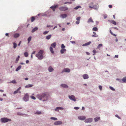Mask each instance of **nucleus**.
<instances>
[{"label":"nucleus","mask_w":126,"mask_h":126,"mask_svg":"<svg viewBox=\"0 0 126 126\" xmlns=\"http://www.w3.org/2000/svg\"><path fill=\"white\" fill-rule=\"evenodd\" d=\"M35 19V18L34 17L32 16L31 17V21L32 22Z\"/></svg>","instance_id":"72a5a7b5"},{"label":"nucleus","mask_w":126,"mask_h":126,"mask_svg":"<svg viewBox=\"0 0 126 126\" xmlns=\"http://www.w3.org/2000/svg\"><path fill=\"white\" fill-rule=\"evenodd\" d=\"M58 6V5L56 4V5L51 6L50 8L53 11H55L56 8H57Z\"/></svg>","instance_id":"0eeeda50"},{"label":"nucleus","mask_w":126,"mask_h":126,"mask_svg":"<svg viewBox=\"0 0 126 126\" xmlns=\"http://www.w3.org/2000/svg\"><path fill=\"white\" fill-rule=\"evenodd\" d=\"M29 60H26V63H29Z\"/></svg>","instance_id":"0e129e2a"},{"label":"nucleus","mask_w":126,"mask_h":126,"mask_svg":"<svg viewBox=\"0 0 126 126\" xmlns=\"http://www.w3.org/2000/svg\"><path fill=\"white\" fill-rule=\"evenodd\" d=\"M35 51H34L32 53V55L33 54H34L35 53Z\"/></svg>","instance_id":"69168bd1"},{"label":"nucleus","mask_w":126,"mask_h":126,"mask_svg":"<svg viewBox=\"0 0 126 126\" xmlns=\"http://www.w3.org/2000/svg\"><path fill=\"white\" fill-rule=\"evenodd\" d=\"M24 55L25 56V57H28V52H25L24 53Z\"/></svg>","instance_id":"f704fd0d"},{"label":"nucleus","mask_w":126,"mask_h":126,"mask_svg":"<svg viewBox=\"0 0 126 126\" xmlns=\"http://www.w3.org/2000/svg\"><path fill=\"white\" fill-rule=\"evenodd\" d=\"M38 28L37 27H35L33 29L32 31V32L33 33L35 31H37L38 30Z\"/></svg>","instance_id":"393cba45"},{"label":"nucleus","mask_w":126,"mask_h":126,"mask_svg":"<svg viewBox=\"0 0 126 126\" xmlns=\"http://www.w3.org/2000/svg\"><path fill=\"white\" fill-rule=\"evenodd\" d=\"M66 49H62L60 50V52L61 54H63L64 53V52L66 51Z\"/></svg>","instance_id":"f3484780"},{"label":"nucleus","mask_w":126,"mask_h":126,"mask_svg":"<svg viewBox=\"0 0 126 126\" xmlns=\"http://www.w3.org/2000/svg\"><path fill=\"white\" fill-rule=\"evenodd\" d=\"M19 60L18 58H17L16 60V63H17Z\"/></svg>","instance_id":"603ef678"},{"label":"nucleus","mask_w":126,"mask_h":126,"mask_svg":"<svg viewBox=\"0 0 126 126\" xmlns=\"http://www.w3.org/2000/svg\"><path fill=\"white\" fill-rule=\"evenodd\" d=\"M61 47L62 49H64L65 47L63 44H62L61 45Z\"/></svg>","instance_id":"e433bc0d"},{"label":"nucleus","mask_w":126,"mask_h":126,"mask_svg":"<svg viewBox=\"0 0 126 126\" xmlns=\"http://www.w3.org/2000/svg\"><path fill=\"white\" fill-rule=\"evenodd\" d=\"M92 119L91 118H89L87 119H86L85 120V123H90L92 121Z\"/></svg>","instance_id":"6e6552de"},{"label":"nucleus","mask_w":126,"mask_h":126,"mask_svg":"<svg viewBox=\"0 0 126 126\" xmlns=\"http://www.w3.org/2000/svg\"><path fill=\"white\" fill-rule=\"evenodd\" d=\"M109 7L110 8H111L112 7V6L111 5H109Z\"/></svg>","instance_id":"bf43d9fd"},{"label":"nucleus","mask_w":126,"mask_h":126,"mask_svg":"<svg viewBox=\"0 0 126 126\" xmlns=\"http://www.w3.org/2000/svg\"><path fill=\"white\" fill-rule=\"evenodd\" d=\"M118 55H115V57H116L117 58H118Z\"/></svg>","instance_id":"e2e57ef3"},{"label":"nucleus","mask_w":126,"mask_h":126,"mask_svg":"<svg viewBox=\"0 0 126 126\" xmlns=\"http://www.w3.org/2000/svg\"><path fill=\"white\" fill-rule=\"evenodd\" d=\"M88 23H90V22H94V21H93L91 17L88 20Z\"/></svg>","instance_id":"a211bd4d"},{"label":"nucleus","mask_w":126,"mask_h":126,"mask_svg":"<svg viewBox=\"0 0 126 126\" xmlns=\"http://www.w3.org/2000/svg\"><path fill=\"white\" fill-rule=\"evenodd\" d=\"M80 18V17H77L76 18V20L78 21H79Z\"/></svg>","instance_id":"37998d69"},{"label":"nucleus","mask_w":126,"mask_h":126,"mask_svg":"<svg viewBox=\"0 0 126 126\" xmlns=\"http://www.w3.org/2000/svg\"><path fill=\"white\" fill-rule=\"evenodd\" d=\"M115 116H116V117L118 118L119 119H120V117H119V116L118 115H115Z\"/></svg>","instance_id":"864d4df0"},{"label":"nucleus","mask_w":126,"mask_h":126,"mask_svg":"<svg viewBox=\"0 0 126 126\" xmlns=\"http://www.w3.org/2000/svg\"><path fill=\"white\" fill-rule=\"evenodd\" d=\"M32 86L33 85H32L28 84L25 86V88H27L31 87H32Z\"/></svg>","instance_id":"b1692460"},{"label":"nucleus","mask_w":126,"mask_h":126,"mask_svg":"<svg viewBox=\"0 0 126 126\" xmlns=\"http://www.w3.org/2000/svg\"><path fill=\"white\" fill-rule=\"evenodd\" d=\"M82 76L83 78L84 79H87L89 78L88 75L86 74H85L83 75Z\"/></svg>","instance_id":"ddd939ff"},{"label":"nucleus","mask_w":126,"mask_h":126,"mask_svg":"<svg viewBox=\"0 0 126 126\" xmlns=\"http://www.w3.org/2000/svg\"><path fill=\"white\" fill-rule=\"evenodd\" d=\"M11 82L13 83H16L15 80H13Z\"/></svg>","instance_id":"c03bdc74"},{"label":"nucleus","mask_w":126,"mask_h":126,"mask_svg":"<svg viewBox=\"0 0 126 126\" xmlns=\"http://www.w3.org/2000/svg\"><path fill=\"white\" fill-rule=\"evenodd\" d=\"M19 36V33H16L14 34V36L15 38H17Z\"/></svg>","instance_id":"dca6fc26"},{"label":"nucleus","mask_w":126,"mask_h":126,"mask_svg":"<svg viewBox=\"0 0 126 126\" xmlns=\"http://www.w3.org/2000/svg\"><path fill=\"white\" fill-rule=\"evenodd\" d=\"M44 51L42 50H40L38 52V53L36 55V56L38 58V59L41 60L43 58V56L42 55Z\"/></svg>","instance_id":"f03ea898"},{"label":"nucleus","mask_w":126,"mask_h":126,"mask_svg":"<svg viewBox=\"0 0 126 126\" xmlns=\"http://www.w3.org/2000/svg\"><path fill=\"white\" fill-rule=\"evenodd\" d=\"M53 70V69L51 66L49 67L48 68V70L49 72H51Z\"/></svg>","instance_id":"4be33fe9"},{"label":"nucleus","mask_w":126,"mask_h":126,"mask_svg":"<svg viewBox=\"0 0 126 126\" xmlns=\"http://www.w3.org/2000/svg\"><path fill=\"white\" fill-rule=\"evenodd\" d=\"M81 7L80 6H77L76 7H75L74 9L75 10H77L79 8H81Z\"/></svg>","instance_id":"ea45409f"},{"label":"nucleus","mask_w":126,"mask_h":126,"mask_svg":"<svg viewBox=\"0 0 126 126\" xmlns=\"http://www.w3.org/2000/svg\"><path fill=\"white\" fill-rule=\"evenodd\" d=\"M71 42L73 44H74L75 43V42L74 41H71Z\"/></svg>","instance_id":"680f3d73"},{"label":"nucleus","mask_w":126,"mask_h":126,"mask_svg":"<svg viewBox=\"0 0 126 126\" xmlns=\"http://www.w3.org/2000/svg\"><path fill=\"white\" fill-rule=\"evenodd\" d=\"M69 98L71 100H72L74 101H76L75 97L73 95L71 96L69 95L68 96Z\"/></svg>","instance_id":"423d86ee"},{"label":"nucleus","mask_w":126,"mask_h":126,"mask_svg":"<svg viewBox=\"0 0 126 126\" xmlns=\"http://www.w3.org/2000/svg\"><path fill=\"white\" fill-rule=\"evenodd\" d=\"M102 46V44H100L97 47V48H99L100 47H101Z\"/></svg>","instance_id":"a19ab883"},{"label":"nucleus","mask_w":126,"mask_h":126,"mask_svg":"<svg viewBox=\"0 0 126 126\" xmlns=\"http://www.w3.org/2000/svg\"><path fill=\"white\" fill-rule=\"evenodd\" d=\"M93 31H96L98 30V29L96 27H94L93 28Z\"/></svg>","instance_id":"473e14b6"},{"label":"nucleus","mask_w":126,"mask_h":126,"mask_svg":"<svg viewBox=\"0 0 126 126\" xmlns=\"http://www.w3.org/2000/svg\"><path fill=\"white\" fill-rule=\"evenodd\" d=\"M76 24H78L79 23V21H76Z\"/></svg>","instance_id":"4d7b16f0"},{"label":"nucleus","mask_w":126,"mask_h":126,"mask_svg":"<svg viewBox=\"0 0 126 126\" xmlns=\"http://www.w3.org/2000/svg\"><path fill=\"white\" fill-rule=\"evenodd\" d=\"M59 9L61 11H65L68 10L67 7L64 6H61L59 8Z\"/></svg>","instance_id":"20e7f679"},{"label":"nucleus","mask_w":126,"mask_h":126,"mask_svg":"<svg viewBox=\"0 0 126 126\" xmlns=\"http://www.w3.org/2000/svg\"><path fill=\"white\" fill-rule=\"evenodd\" d=\"M100 118L99 117H96L94 119L95 122H96L98 120H100Z\"/></svg>","instance_id":"6ab92c4d"},{"label":"nucleus","mask_w":126,"mask_h":126,"mask_svg":"<svg viewBox=\"0 0 126 126\" xmlns=\"http://www.w3.org/2000/svg\"><path fill=\"white\" fill-rule=\"evenodd\" d=\"M1 121L2 123H6L8 121H11V120L10 119H8L5 118H1L0 120Z\"/></svg>","instance_id":"7ed1b4c3"},{"label":"nucleus","mask_w":126,"mask_h":126,"mask_svg":"<svg viewBox=\"0 0 126 126\" xmlns=\"http://www.w3.org/2000/svg\"><path fill=\"white\" fill-rule=\"evenodd\" d=\"M35 113L37 114H40L41 113V112L40 111H38L37 112Z\"/></svg>","instance_id":"49530a36"},{"label":"nucleus","mask_w":126,"mask_h":126,"mask_svg":"<svg viewBox=\"0 0 126 126\" xmlns=\"http://www.w3.org/2000/svg\"><path fill=\"white\" fill-rule=\"evenodd\" d=\"M47 27H51V26L50 25H47Z\"/></svg>","instance_id":"052dcab7"},{"label":"nucleus","mask_w":126,"mask_h":126,"mask_svg":"<svg viewBox=\"0 0 126 126\" xmlns=\"http://www.w3.org/2000/svg\"><path fill=\"white\" fill-rule=\"evenodd\" d=\"M110 89H111V90L112 91H115V89L114 88H112L111 86H110Z\"/></svg>","instance_id":"a18cd8bd"},{"label":"nucleus","mask_w":126,"mask_h":126,"mask_svg":"<svg viewBox=\"0 0 126 126\" xmlns=\"http://www.w3.org/2000/svg\"><path fill=\"white\" fill-rule=\"evenodd\" d=\"M91 43V41H89L87 43L84 44L83 45V46H87L88 45H89Z\"/></svg>","instance_id":"aec40b11"},{"label":"nucleus","mask_w":126,"mask_h":126,"mask_svg":"<svg viewBox=\"0 0 126 126\" xmlns=\"http://www.w3.org/2000/svg\"><path fill=\"white\" fill-rule=\"evenodd\" d=\"M49 32V31H45L43 32V34L44 35L46 34H47Z\"/></svg>","instance_id":"79ce46f5"},{"label":"nucleus","mask_w":126,"mask_h":126,"mask_svg":"<svg viewBox=\"0 0 126 126\" xmlns=\"http://www.w3.org/2000/svg\"><path fill=\"white\" fill-rule=\"evenodd\" d=\"M14 45V48H16V47L17 45L15 43H13Z\"/></svg>","instance_id":"c9c22d12"},{"label":"nucleus","mask_w":126,"mask_h":126,"mask_svg":"<svg viewBox=\"0 0 126 126\" xmlns=\"http://www.w3.org/2000/svg\"><path fill=\"white\" fill-rule=\"evenodd\" d=\"M62 124V122L60 121H56L54 123V124L55 125H61Z\"/></svg>","instance_id":"9d476101"},{"label":"nucleus","mask_w":126,"mask_h":126,"mask_svg":"<svg viewBox=\"0 0 126 126\" xmlns=\"http://www.w3.org/2000/svg\"><path fill=\"white\" fill-rule=\"evenodd\" d=\"M78 118L79 120H85L86 117L84 116H80L78 117Z\"/></svg>","instance_id":"1a4fd4ad"},{"label":"nucleus","mask_w":126,"mask_h":126,"mask_svg":"<svg viewBox=\"0 0 126 126\" xmlns=\"http://www.w3.org/2000/svg\"><path fill=\"white\" fill-rule=\"evenodd\" d=\"M61 86L63 88H68V87L67 85L65 84H62L61 85Z\"/></svg>","instance_id":"5701e85b"},{"label":"nucleus","mask_w":126,"mask_h":126,"mask_svg":"<svg viewBox=\"0 0 126 126\" xmlns=\"http://www.w3.org/2000/svg\"><path fill=\"white\" fill-rule=\"evenodd\" d=\"M50 119L54 120H57V119L55 117H52L50 118Z\"/></svg>","instance_id":"58836bf2"},{"label":"nucleus","mask_w":126,"mask_h":126,"mask_svg":"<svg viewBox=\"0 0 126 126\" xmlns=\"http://www.w3.org/2000/svg\"><path fill=\"white\" fill-rule=\"evenodd\" d=\"M93 33L94 34L92 35V36L93 37H97L98 36V35L96 34L95 32H93Z\"/></svg>","instance_id":"bb28decb"},{"label":"nucleus","mask_w":126,"mask_h":126,"mask_svg":"<svg viewBox=\"0 0 126 126\" xmlns=\"http://www.w3.org/2000/svg\"><path fill=\"white\" fill-rule=\"evenodd\" d=\"M8 33H6V34H5V35L6 36H8V37L9 36L8 35Z\"/></svg>","instance_id":"774afa93"},{"label":"nucleus","mask_w":126,"mask_h":126,"mask_svg":"<svg viewBox=\"0 0 126 126\" xmlns=\"http://www.w3.org/2000/svg\"><path fill=\"white\" fill-rule=\"evenodd\" d=\"M49 95L47 93H45L41 94H38L37 95V97L39 99L42 100L43 101H46L48 99Z\"/></svg>","instance_id":"f257e3e1"},{"label":"nucleus","mask_w":126,"mask_h":126,"mask_svg":"<svg viewBox=\"0 0 126 126\" xmlns=\"http://www.w3.org/2000/svg\"><path fill=\"white\" fill-rule=\"evenodd\" d=\"M17 114L18 115H20L23 116L24 115V114L22 113H21L20 112H18L17 113Z\"/></svg>","instance_id":"4c0bfd02"},{"label":"nucleus","mask_w":126,"mask_h":126,"mask_svg":"<svg viewBox=\"0 0 126 126\" xmlns=\"http://www.w3.org/2000/svg\"><path fill=\"white\" fill-rule=\"evenodd\" d=\"M122 80L124 82H126V77H125L123 78Z\"/></svg>","instance_id":"c85d7f7f"},{"label":"nucleus","mask_w":126,"mask_h":126,"mask_svg":"<svg viewBox=\"0 0 126 126\" xmlns=\"http://www.w3.org/2000/svg\"><path fill=\"white\" fill-rule=\"evenodd\" d=\"M31 98L32 99L34 100H35L36 99L35 97L34 96H32L31 97Z\"/></svg>","instance_id":"de8ad7c7"},{"label":"nucleus","mask_w":126,"mask_h":126,"mask_svg":"<svg viewBox=\"0 0 126 126\" xmlns=\"http://www.w3.org/2000/svg\"><path fill=\"white\" fill-rule=\"evenodd\" d=\"M70 70L69 69L65 68L63 69V71L62 72H70Z\"/></svg>","instance_id":"f8f14e48"},{"label":"nucleus","mask_w":126,"mask_h":126,"mask_svg":"<svg viewBox=\"0 0 126 126\" xmlns=\"http://www.w3.org/2000/svg\"><path fill=\"white\" fill-rule=\"evenodd\" d=\"M67 16V15L65 14H62L60 16L61 17L64 18L66 17Z\"/></svg>","instance_id":"4468645a"},{"label":"nucleus","mask_w":126,"mask_h":126,"mask_svg":"<svg viewBox=\"0 0 126 126\" xmlns=\"http://www.w3.org/2000/svg\"><path fill=\"white\" fill-rule=\"evenodd\" d=\"M93 52L94 53L93 54V55H95V53H96V50H95V49H94V50H93Z\"/></svg>","instance_id":"09e8293b"},{"label":"nucleus","mask_w":126,"mask_h":126,"mask_svg":"<svg viewBox=\"0 0 126 126\" xmlns=\"http://www.w3.org/2000/svg\"><path fill=\"white\" fill-rule=\"evenodd\" d=\"M79 108L78 107H75L74 109L75 110H78L79 109Z\"/></svg>","instance_id":"6e6d98bb"},{"label":"nucleus","mask_w":126,"mask_h":126,"mask_svg":"<svg viewBox=\"0 0 126 126\" xmlns=\"http://www.w3.org/2000/svg\"><path fill=\"white\" fill-rule=\"evenodd\" d=\"M56 44L55 42H54L51 45V46L52 47L55 48L56 46Z\"/></svg>","instance_id":"2eb2a0df"},{"label":"nucleus","mask_w":126,"mask_h":126,"mask_svg":"<svg viewBox=\"0 0 126 126\" xmlns=\"http://www.w3.org/2000/svg\"><path fill=\"white\" fill-rule=\"evenodd\" d=\"M18 90H17L16 91H15L14 93V94H15L16 93H18Z\"/></svg>","instance_id":"3c124183"},{"label":"nucleus","mask_w":126,"mask_h":126,"mask_svg":"<svg viewBox=\"0 0 126 126\" xmlns=\"http://www.w3.org/2000/svg\"><path fill=\"white\" fill-rule=\"evenodd\" d=\"M29 98L28 94H26L23 97V99L25 101H27L28 100Z\"/></svg>","instance_id":"39448f33"},{"label":"nucleus","mask_w":126,"mask_h":126,"mask_svg":"<svg viewBox=\"0 0 126 126\" xmlns=\"http://www.w3.org/2000/svg\"><path fill=\"white\" fill-rule=\"evenodd\" d=\"M51 35L50 34L47 36L46 37V38L47 40H49L51 38Z\"/></svg>","instance_id":"412c9836"},{"label":"nucleus","mask_w":126,"mask_h":126,"mask_svg":"<svg viewBox=\"0 0 126 126\" xmlns=\"http://www.w3.org/2000/svg\"><path fill=\"white\" fill-rule=\"evenodd\" d=\"M99 89H100V90H101L102 89V87L101 86H99Z\"/></svg>","instance_id":"8fccbe9b"},{"label":"nucleus","mask_w":126,"mask_h":126,"mask_svg":"<svg viewBox=\"0 0 126 126\" xmlns=\"http://www.w3.org/2000/svg\"><path fill=\"white\" fill-rule=\"evenodd\" d=\"M89 7L90 8H94V6L93 5L92 6H89Z\"/></svg>","instance_id":"13d9d810"},{"label":"nucleus","mask_w":126,"mask_h":126,"mask_svg":"<svg viewBox=\"0 0 126 126\" xmlns=\"http://www.w3.org/2000/svg\"><path fill=\"white\" fill-rule=\"evenodd\" d=\"M63 108L60 107H57L56 108V110H63Z\"/></svg>","instance_id":"c756f323"},{"label":"nucleus","mask_w":126,"mask_h":126,"mask_svg":"<svg viewBox=\"0 0 126 126\" xmlns=\"http://www.w3.org/2000/svg\"><path fill=\"white\" fill-rule=\"evenodd\" d=\"M107 17V15H105L104 16V18H106Z\"/></svg>","instance_id":"5fc2aeb1"},{"label":"nucleus","mask_w":126,"mask_h":126,"mask_svg":"<svg viewBox=\"0 0 126 126\" xmlns=\"http://www.w3.org/2000/svg\"><path fill=\"white\" fill-rule=\"evenodd\" d=\"M21 89V87H20L17 89V90H18V91H19V90H20Z\"/></svg>","instance_id":"338daca9"},{"label":"nucleus","mask_w":126,"mask_h":126,"mask_svg":"<svg viewBox=\"0 0 126 126\" xmlns=\"http://www.w3.org/2000/svg\"><path fill=\"white\" fill-rule=\"evenodd\" d=\"M110 33H111V34L112 35H113V36H116V34L113 33H112V32L111 31V30H110Z\"/></svg>","instance_id":"7c9ffc66"},{"label":"nucleus","mask_w":126,"mask_h":126,"mask_svg":"<svg viewBox=\"0 0 126 126\" xmlns=\"http://www.w3.org/2000/svg\"><path fill=\"white\" fill-rule=\"evenodd\" d=\"M32 38V37L31 36L29 37L28 39V43H30V42L31 41Z\"/></svg>","instance_id":"2f4dec72"},{"label":"nucleus","mask_w":126,"mask_h":126,"mask_svg":"<svg viewBox=\"0 0 126 126\" xmlns=\"http://www.w3.org/2000/svg\"><path fill=\"white\" fill-rule=\"evenodd\" d=\"M21 65L19 66L16 69V71H17L19 70L21 68Z\"/></svg>","instance_id":"cd10ccee"},{"label":"nucleus","mask_w":126,"mask_h":126,"mask_svg":"<svg viewBox=\"0 0 126 126\" xmlns=\"http://www.w3.org/2000/svg\"><path fill=\"white\" fill-rule=\"evenodd\" d=\"M108 21L110 22V23H111L114 25H116V22H115V21L113 20H108Z\"/></svg>","instance_id":"9b49d317"},{"label":"nucleus","mask_w":126,"mask_h":126,"mask_svg":"<svg viewBox=\"0 0 126 126\" xmlns=\"http://www.w3.org/2000/svg\"><path fill=\"white\" fill-rule=\"evenodd\" d=\"M50 50L51 52L53 54L54 53V52L53 51V49L51 47H50Z\"/></svg>","instance_id":"a878e982"}]
</instances>
